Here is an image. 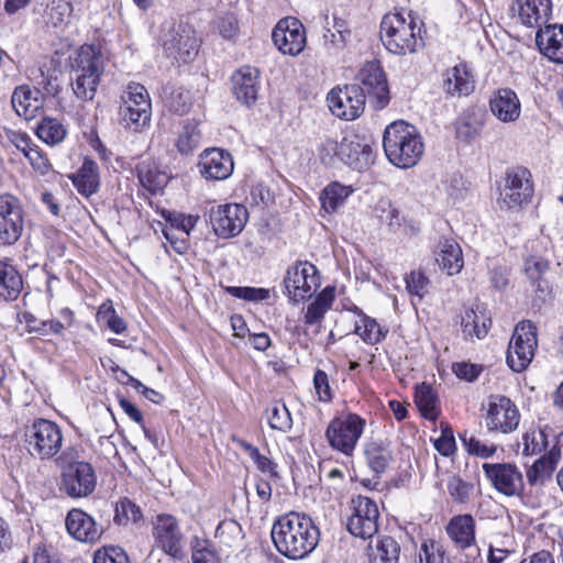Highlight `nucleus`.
Here are the masks:
<instances>
[{
    "mask_svg": "<svg viewBox=\"0 0 563 563\" xmlns=\"http://www.w3.org/2000/svg\"><path fill=\"white\" fill-rule=\"evenodd\" d=\"M125 99L132 100V104L143 106V109H146L147 106H152L146 88L137 82H130L128 85Z\"/></svg>",
    "mask_w": 563,
    "mask_h": 563,
    "instance_id": "obj_62",
    "label": "nucleus"
},
{
    "mask_svg": "<svg viewBox=\"0 0 563 563\" xmlns=\"http://www.w3.org/2000/svg\"><path fill=\"white\" fill-rule=\"evenodd\" d=\"M137 178L142 186L152 194L162 190L169 180L168 175L161 170L155 162L144 161L139 164Z\"/></svg>",
    "mask_w": 563,
    "mask_h": 563,
    "instance_id": "obj_35",
    "label": "nucleus"
},
{
    "mask_svg": "<svg viewBox=\"0 0 563 563\" xmlns=\"http://www.w3.org/2000/svg\"><path fill=\"white\" fill-rule=\"evenodd\" d=\"M355 334H357L367 344H377L385 339L388 333L387 329H383L375 319L362 314L360 320L355 322Z\"/></svg>",
    "mask_w": 563,
    "mask_h": 563,
    "instance_id": "obj_42",
    "label": "nucleus"
},
{
    "mask_svg": "<svg viewBox=\"0 0 563 563\" xmlns=\"http://www.w3.org/2000/svg\"><path fill=\"white\" fill-rule=\"evenodd\" d=\"M452 371L459 378L466 382H474L481 375L483 366L466 362H457L452 365Z\"/></svg>",
    "mask_w": 563,
    "mask_h": 563,
    "instance_id": "obj_63",
    "label": "nucleus"
},
{
    "mask_svg": "<svg viewBox=\"0 0 563 563\" xmlns=\"http://www.w3.org/2000/svg\"><path fill=\"white\" fill-rule=\"evenodd\" d=\"M492 113L503 123H511L519 119L521 103L517 93L509 88L496 90L489 99Z\"/></svg>",
    "mask_w": 563,
    "mask_h": 563,
    "instance_id": "obj_23",
    "label": "nucleus"
},
{
    "mask_svg": "<svg viewBox=\"0 0 563 563\" xmlns=\"http://www.w3.org/2000/svg\"><path fill=\"white\" fill-rule=\"evenodd\" d=\"M483 471L494 488L508 497L520 496L525 488L520 470L510 463H484Z\"/></svg>",
    "mask_w": 563,
    "mask_h": 563,
    "instance_id": "obj_17",
    "label": "nucleus"
},
{
    "mask_svg": "<svg viewBox=\"0 0 563 563\" xmlns=\"http://www.w3.org/2000/svg\"><path fill=\"white\" fill-rule=\"evenodd\" d=\"M163 47L168 58L176 63H189L199 49V40L188 24H178L163 36Z\"/></svg>",
    "mask_w": 563,
    "mask_h": 563,
    "instance_id": "obj_13",
    "label": "nucleus"
},
{
    "mask_svg": "<svg viewBox=\"0 0 563 563\" xmlns=\"http://www.w3.org/2000/svg\"><path fill=\"white\" fill-rule=\"evenodd\" d=\"M272 540L277 551L289 559H302L319 542V530L305 514L289 512L273 525Z\"/></svg>",
    "mask_w": 563,
    "mask_h": 563,
    "instance_id": "obj_1",
    "label": "nucleus"
},
{
    "mask_svg": "<svg viewBox=\"0 0 563 563\" xmlns=\"http://www.w3.org/2000/svg\"><path fill=\"white\" fill-rule=\"evenodd\" d=\"M201 140V133L195 124H187L179 134L176 146L181 154H187L196 148Z\"/></svg>",
    "mask_w": 563,
    "mask_h": 563,
    "instance_id": "obj_50",
    "label": "nucleus"
},
{
    "mask_svg": "<svg viewBox=\"0 0 563 563\" xmlns=\"http://www.w3.org/2000/svg\"><path fill=\"white\" fill-rule=\"evenodd\" d=\"M320 284L317 267L305 261L289 266L284 276V294L292 303H299L311 298Z\"/></svg>",
    "mask_w": 563,
    "mask_h": 563,
    "instance_id": "obj_7",
    "label": "nucleus"
},
{
    "mask_svg": "<svg viewBox=\"0 0 563 563\" xmlns=\"http://www.w3.org/2000/svg\"><path fill=\"white\" fill-rule=\"evenodd\" d=\"M406 288L409 294L423 297L429 279L422 272H411L405 277Z\"/></svg>",
    "mask_w": 563,
    "mask_h": 563,
    "instance_id": "obj_61",
    "label": "nucleus"
},
{
    "mask_svg": "<svg viewBox=\"0 0 563 563\" xmlns=\"http://www.w3.org/2000/svg\"><path fill=\"white\" fill-rule=\"evenodd\" d=\"M96 485L97 475L90 463L73 461L62 464L59 489L68 497H87L95 492Z\"/></svg>",
    "mask_w": 563,
    "mask_h": 563,
    "instance_id": "obj_8",
    "label": "nucleus"
},
{
    "mask_svg": "<svg viewBox=\"0 0 563 563\" xmlns=\"http://www.w3.org/2000/svg\"><path fill=\"white\" fill-rule=\"evenodd\" d=\"M446 488L452 500L461 505L472 500L475 489L473 483L464 481L459 475H452L448 479Z\"/></svg>",
    "mask_w": 563,
    "mask_h": 563,
    "instance_id": "obj_44",
    "label": "nucleus"
},
{
    "mask_svg": "<svg viewBox=\"0 0 563 563\" xmlns=\"http://www.w3.org/2000/svg\"><path fill=\"white\" fill-rule=\"evenodd\" d=\"M362 82L361 89L364 95L368 93L377 98L378 103L384 107L388 102V86L384 70L375 63H367L360 73Z\"/></svg>",
    "mask_w": 563,
    "mask_h": 563,
    "instance_id": "obj_27",
    "label": "nucleus"
},
{
    "mask_svg": "<svg viewBox=\"0 0 563 563\" xmlns=\"http://www.w3.org/2000/svg\"><path fill=\"white\" fill-rule=\"evenodd\" d=\"M88 0H79L77 2V11H82ZM75 5L67 0H52L45 10V20L47 25L55 29H65L75 12Z\"/></svg>",
    "mask_w": 563,
    "mask_h": 563,
    "instance_id": "obj_33",
    "label": "nucleus"
},
{
    "mask_svg": "<svg viewBox=\"0 0 563 563\" xmlns=\"http://www.w3.org/2000/svg\"><path fill=\"white\" fill-rule=\"evenodd\" d=\"M141 518L142 512L140 507L130 499L124 498L117 505L114 519L119 525L137 522Z\"/></svg>",
    "mask_w": 563,
    "mask_h": 563,
    "instance_id": "obj_51",
    "label": "nucleus"
},
{
    "mask_svg": "<svg viewBox=\"0 0 563 563\" xmlns=\"http://www.w3.org/2000/svg\"><path fill=\"white\" fill-rule=\"evenodd\" d=\"M29 452L41 460L54 457L62 449L63 433L58 424L47 419H36L25 431Z\"/></svg>",
    "mask_w": 563,
    "mask_h": 563,
    "instance_id": "obj_5",
    "label": "nucleus"
},
{
    "mask_svg": "<svg viewBox=\"0 0 563 563\" xmlns=\"http://www.w3.org/2000/svg\"><path fill=\"white\" fill-rule=\"evenodd\" d=\"M98 320L104 322L114 333H122L126 329L124 320L115 313L111 305L103 303L98 311Z\"/></svg>",
    "mask_w": 563,
    "mask_h": 563,
    "instance_id": "obj_55",
    "label": "nucleus"
},
{
    "mask_svg": "<svg viewBox=\"0 0 563 563\" xmlns=\"http://www.w3.org/2000/svg\"><path fill=\"white\" fill-rule=\"evenodd\" d=\"M536 43L540 52L550 60L563 63V25L553 24L539 29Z\"/></svg>",
    "mask_w": 563,
    "mask_h": 563,
    "instance_id": "obj_28",
    "label": "nucleus"
},
{
    "mask_svg": "<svg viewBox=\"0 0 563 563\" xmlns=\"http://www.w3.org/2000/svg\"><path fill=\"white\" fill-rule=\"evenodd\" d=\"M365 420L356 413H349L331 420L325 438L330 446L346 456L352 455L363 431Z\"/></svg>",
    "mask_w": 563,
    "mask_h": 563,
    "instance_id": "obj_9",
    "label": "nucleus"
},
{
    "mask_svg": "<svg viewBox=\"0 0 563 563\" xmlns=\"http://www.w3.org/2000/svg\"><path fill=\"white\" fill-rule=\"evenodd\" d=\"M352 192L353 189L350 186L339 183L329 184L320 195L322 209L328 213L336 211Z\"/></svg>",
    "mask_w": 563,
    "mask_h": 563,
    "instance_id": "obj_40",
    "label": "nucleus"
},
{
    "mask_svg": "<svg viewBox=\"0 0 563 563\" xmlns=\"http://www.w3.org/2000/svg\"><path fill=\"white\" fill-rule=\"evenodd\" d=\"M11 103L19 117L32 120L43 108L42 93L29 85H21L14 88Z\"/></svg>",
    "mask_w": 563,
    "mask_h": 563,
    "instance_id": "obj_26",
    "label": "nucleus"
},
{
    "mask_svg": "<svg viewBox=\"0 0 563 563\" xmlns=\"http://www.w3.org/2000/svg\"><path fill=\"white\" fill-rule=\"evenodd\" d=\"M233 166L231 154L220 148L206 150L199 161L200 174L212 180L227 179L232 174Z\"/></svg>",
    "mask_w": 563,
    "mask_h": 563,
    "instance_id": "obj_22",
    "label": "nucleus"
},
{
    "mask_svg": "<svg viewBox=\"0 0 563 563\" xmlns=\"http://www.w3.org/2000/svg\"><path fill=\"white\" fill-rule=\"evenodd\" d=\"M22 288V277L15 267L0 261V297L4 300H15Z\"/></svg>",
    "mask_w": 563,
    "mask_h": 563,
    "instance_id": "obj_36",
    "label": "nucleus"
},
{
    "mask_svg": "<svg viewBox=\"0 0 563 563\" xmlns=\"http://www.w3.org/2000/svg\"><path fill=\"white\" fill-rule=\"evenodd\" d=\"M433 445L443 456H450L455 452V438L452 429L448 424L441 423V435L434 440Z\"/></svg>",
    "mask_w": 563,
    "mask_h": 563,
    "instance_id": "obj_56",
    "label": "nucleus"
},
{
    "mask_svg": "<svg viewBox=\"0 0 563 563\" xmlns=\"http://www.w3.org/2000/svg\"><path fill=\"white\" fill-rule=\"evenodd\" d=\"M268 424L272 429L288 432L292 427L290 412L285 404L275 401L267 409Z\"/></svg>",
    "mask_w": 563,
    "mask_h": 563,
    "instance_id": "obj_45",
    "label": "nucleus"
},
{
    "mask_svg": "<svg viewBox=\"0 0 563 563\" xmlns=\"http://www.w3.org/2000/svg\"><path fill=\"white\" fill-rule=\"evenodd\" d=\"M24 230V210L20 200L10 194L0 195V245L15 244Z\"/></svg>",
    "mask_w": 563,
    "mask_h": 563,
    "instance_id": "obj_14",
    "label": "nucleus"
},
{
    "mask_svg": "<svg viewBox=\"0 0 563 563\" xmlns=\"http://www.w3.org/2000/svg\"><path fill=\"white\" fill-rule=\"evenodd\" d=\"M442 548L433 540H424L418 558L419 563H444Z\"/></svg>",
    "mask_w": 563,
    "mask_h": 563,
    "instance_id": "obj_57",
    "label": "nucleus"
},
{
    "mask_svg": "<svg viewBox=\"0 0 563 563\" xmlns=\"http://www.w3.org/2000/svg\"><path fill=\"white\" fill-rule=\"evenodd\" d=\"M538 346L536 325L529 321L519 322L514 330L507 351V364L517 373L525 371L532 362Z\"/></svg>",
    "mask_w": 563,
    "mask_h": 563,
    "instance_id": "obj_6",
    "label": "nucleus"
},
{
    "mask_svg": "<svg viewBox=\"0 0 563 563\" xmlns=\"http://www.w3.org/2000/svg\"><path fill=\"white\" fill-rule=\"evenodd\" d=\"M380 221L386 223L391 231H398L401 228H406V220L401 217L400 211L394 207L390 202H382L380 206Z\"/></svg>",
    "mask_w": 563,
    "mask_h": 563,
    "instance_id": "obj_54",
    "label": "nucleus"
},
{
    "mask_svg": "<svg viewBox=\"0 0 563 563\" xmlns=\"http://www.w3.org/2000/svg\"><path fill=\"white\" fill-rule=\"evenodd\" d=\"M434 258L440 268L451 276L459 274L464 266L462 249L452 239H443L439 242Z\"/></svg>",
    "mask_w": 563,
    "mask_h": 563,
    "instance_id": "obj_30",
    "label": "nucleus"
},
{
    "mask_svg": "<svg viewBox=\"0 0 563 563\" xmlns=\"http://www.w3.org/2000/svg\"><path fill=\"white\" fill-rule=\"evenodd\" d=\"M74 186L85 197H90L99 188L98 165L93 161H85L77 175L73 178Z\"/></svg>",
    "mask_w": 563,
    "mask_h": 563,
    "instance_id": "obj_37",
    "label": "nucleus"
},
{
    "mask_svg": "<svg viewBox=\"0 0 563 563\" xmlns=\"http://www.w3.org/2000/svg\"><path fill=\"white\" fill-rule=\"evenodd\" d=\"M560 459L561 451L556 446H553L547 454L538 459L527 471L529 484H543L551 477Z\"/></svg>",
    "mask_w": 563,
    "mask_h": 563,
    "instance_id": "obj_34",
    "label": "nucleus"
},
{
    "mask_svg": "<svg viewBox=\"0 0 563 563\" xmlns=\"http://www.w3.org/2000/svg\"><path fill=\"white\" fill-rule=\"evenodd\" d=\"M365 456L369 467L377 474L386 471L393 454L389 445L380 440H371L365 446Z\"/></svg>",
    "mask_w": 563,
    "mask_h": 563,
    "instance_id": "obj_39",
    "label": "nucleus"
},
{
    "mask_svg": "<svg viewBox=\"0 0 563 563\" xmlns=\"http://www.w3.org/2000/svg\"><path fill=\"white\" fill-rule=\"evenodd\" d=\"M533 196L531 173L525 167H512L506 170L499 187L500 207L514 209L528 203Z\"/></svg>",
    "mask_w": 563,
    "mask_h": 563,
    "instance_id": "obj_10",
    "label": "nucleus"
},
{
    "mask_svg": "<svg viewBox=\"0 0 563 563\" xmlns=\"http://www.w3.org/2000/svg\"><path fill=\"white\" fill-rule=\"evenodd\" d=\"M330 111L338 118L352 121L358 118L365 108V96L360 86L345 85L330 90L327 96Z\"/></svg>",
    "mask_w": 563,
    "mask_h": 563,
    "instance_id": "obj_15",
    "label": "nucleus"
},
{
    "mask_svg": "<svg viewBox=\"0 0 563 563\" xmlns=\"http://www.w3.org/2000/svg\"><path fill=\"white\" fill-rule=\"evenodd\" d=\"M352 514L346 521L351 534L361 539H369L378 531L379 511L376 503L366 496L358 495L351 501Z\"/></svg>",
    "mask_w": 563,
    "mask_h": 563,
    "instance_id": "obj_12",
    "label": "nucleus"
},
{
    "mask_svg": "<svg viewBox=\"0 0 563 563\" xmlns=\"http://www.w3.org/2000/svg\"><path fill=\"white\" fill-rule=\"evenodd\" d=\"M275 46L291 56L300 54L306 46L303 24L296 18H284L278 21L272 33Z\"/></svg>",
    "mask_w": 563,
    "mask_h": 563,
    "instance_id": "obj_18",
    "label": "nucleus"
},
{
    "mask_svg": "<svg viewBox=\"0 0 563 563\" xmlns=\"http://www.w3.org/2000/svg\"><path fill=\"white\" fill-rule=\"evenodd\" d=\"M152 106L143 109V106L132 104V100L124 99V106L121 108V122L125 128L140 131L151 122Z\"/></svg>",
    "mask_w": 563,
    "mask_h": 563,
    "instance_id": "obj_38",
    "label": "nucleus"
},
{
    "mask_svg": "<svg viewBox=\"0 0 563 563\" xmlns=\"http://www.w3.org/2000/svg\"><path fill=\"white\" fill-rule=\"evenodd\" d=\"M379 34L386 49L396 55L413 54L424 46L421 23L411 14L386 13Z\"/></svg>",
    "mask_w": 563,
    "mask_h": 563,
    "instance_id": "obj_2",
    "label": "nucleus"
},
{
    "mask_svg": "<svg viewBox=\"0 0 563 563\" xmlns=\"http://www.w3.org/2000/svg\"><path fill=\"white\" fill-rule=\"evenodd\" d=\"M547 446V435L542 430H530L522 435V452L525 455L540 453Z\"/></svg>",
    "mask_w": 563,
    "mask_h": 563,
    "instance_id": "obj_52",
    "label": "nucleus"
},
{
    "mask_svg": "<svg viewBox=\"0 0 563 563\" xmlns=\"http://www.w3.org/2000/svg\"><path fill=\"white\" fill-rule=\"evenodd\" d=\"M155 545L173 558H181V533L170 515H158L153 526Z\"/></svg>",
    "mask_w": 563,
    "mask_h": 563,
    "instance_id": "obj_19",
    "label": "nucleus"
},
{
    "mask_svg": "<svg viewBox=\"0 0 563 563\" xmlns=\"http://www.w3.org/2000/svg\"><path fill=\"white\" fill-rule=\"evenodd\" d=\"M100 79L90 78L89 76L71 75V87L75 96L84 101L92 100L96 96Z\"/></svg>",
    "mask_w": 563,
    "mask_h": 563,
    "instance_id": "obj_48",
    "label": "nucleus"
},
{
    "mask_svg": "<svg viewBox=\"0 0 563 563\" xmlns=\"http://www.w3.org/2000/svg\"><path fill=\"white\" fill-rule=\"evenodd\" d=\"M65 526L73 539L84 543H96L103 533L102 526L80 508L68 511Z\"/></svg>",
    "mask_w": 563,
    "mask_h": 563,
    "instance_id": "obj_20",
    "label": "nucleus"
},
{
    "mask_svg": "<svg viewBox=\"0 0 563 563\" xmlns=\"http://www.w3.org/2000/svg\"><path fill=\"white\" fill-rule=\"evenodd\" d=\"M318 154L325 166L336 168L344 164L358 172L367 169L375 158L371 144L357 134L344 136L341 142L325 139L319 145Z\"/></svg>",
    "mask_w": 563,
    "mask_h": 563,
    "instance_id": "obj_3",
    "label": "nucleus"
},
{
    "mask_svg": "<svg viewBox=\"0 0 563 563\" xmlns=\"http://www.w3.org/2000/svg\"><path fill=\"white\" fill-rule=\"evenodd\" d=\"M66 134V128L53 118H44L36 128V135L48 145L60 143Z\"/></svg>",
    "mask_w": 563,
    "mask_h": 563,
    "instance_id": "obj_43",
    "label": "nucleus"
},
{
    "mask_svg": "<svg viewBox=\"0 0 563 563\" xmlns=\"http://www.w3.org/2000/svg\"><path fill=\"white\" fill-rule=\"evenodd\" d=\"M486 426L490 431L510 433L515 431L520 421V413L508 397L492 395L487 402Z\"/></svg>",
    "mask_w": 563,
    "mask_h": 563,
    "instance_id": "obj_16",
    "label": "nucleus"
},
{
    "mask_svg": "<svg viewBox=\"0 0 563 563\" xmlns=\"http://www.w3.org/2000/svg\"><path fill=\"white\" fill-rule=\"evenodd\" d=\"M104 65L101 52L93 45H82L71 59V75L100 79Z\"/></svg>",
    "mask_w": 563,
    "mask_h": 563,
    "instance_id": "obj_24",
    "label": "nucleus"
},
{
    "mask_svg": "<svg viewBox=\"0 0 563 563\" xmlns=\"http://www.w3.org/2000/svg\"><path fill=\"white\" fill-rule=\"evenodd\" d=\"M551 0H515L511 5L514 18L527 27H540L551 14Z\"/></svg>",
    "mask_w": 563,
    "mask_h": 563,
    "instance_id": "obj_21",
    "label": "nucleus"
},
{
    "mask_svg": "<svg viewBox=\"0 0 563 563\" xmlns=\"http://www.w3.org/2000/svg\"><path fill=\"white\" fill-rule=\"evenodd\" d=\"M199 217L197 216H185L177 214L169 219V225L167 229H174L181 235H189V232L196 227Z\"/></svg>",
    "mask_w": 563,
    "mask_h": 563,
    "instance_id": "obj_64",
    "label": "nucleus"
},
{
    "mask_svg": "<svg viewBox=\"0 0 563 563\" xmlns=\"http://www.w3.org/2000/svg\"><path fill=\"white\" fill-rule=\"evenodd\" d=\"M93 563H129V560L121 548L108 547L95 553Z\"/></svg>",
    "mask_w": 563,
    "mask_h": 563,
    "instance_id": "obj_60",
    "label": "nucleus"
},
{
    "mask_svg": "<svg viewBox=\"0 0 563 563\" xmlns=\"http://www.w3.org/2000/svg\"><path fill=\"white\" fill-rule=\"evenodd\" d=\"M446 533L461 549L470 548L475 543V520L472 515H456L446 526Z\"/></svg>",
    "mask_w": 563,
    "mask_h": 563,
    "instance_id": "obj_31",
    "label": "nucleus"
},
{
    "mask_svg": "<svg viewBox=\"0 0 563 563\" xmlns=\"http://www.w3.org/2000/svg\"><path fill=\"white\" fill-rule=\"evenodd\" d=\"M416 405L426 419L434 421L439 416L438 398L431 386L421 384L415 394Z\"/></svg>",
    "mask_w": 563,
    "mask_h": 563,
    "instance_id": "obj_41",
    "label": "nucleus"
},
{
    "mask_svg": "<svg viewBox=\"0 0 563 563\" xmlns=\"http://www.w3.org/2000/svg\"><path fill=\"white\" fill-rule=\"evenodd\" d=\"M46 321L49 334L63 335L65 330L74 324L75 316L69 308H63L59 311V319H51Z\"/></svg>",
    "mask_w": 563,
    "mask_h": 563,
    "instance_id": "obj_58",
    "label": "nucleus"
},
{
    "mask_svg": "<svg viewBox=\"0 0 563 563\" xmlns=\"http://www.w3.org/2000/svg\"><path fill=\"white\" fill-rule=\"evenodd\" d=\"M462 331L466 340L484 339L492 325L490 316L479 306L466 310L462 317Z\"/></svg>",
    "mask_w": 563,
    "mask_h": 563,
    "instance_id": "obj_32",
    "label": "nucleus"
},
{
    "mask_svg": "<svg viewBox=\"0 0 563 563\" xmlns=\"http://www.w3.org/2000/svg\"><path fill=\"white\" fill-rule=\"evenodd\" d=\"M228 291L236 297L249 301H263L269 297V290L255 287H230Z\"/></svg>",
    "mask_w": 563,
    "mask_h": 563,
    "instance_id": "obj_59",
    "label": "nucleus"
},
{
    "mask_svg": "<svg viewBox=\"0 0 563 563\" xmlns=\"http://www.w3.org/2000/svg\"><path fill=\"white\" fill-rule=\"evenodd\" d=\"M483 128V117L475 111L467 112L460 121L456 133L464 141H473Z\"/></svg>",
    "mask_w": 563,
    "mask_h": 563,
    "instance_id": "obj_46",
    "label": "nucleus"
},
{
    "mask_svg": "<svg viewBox=\"0 0 563 563\" xmlns=\"http://www.w3.org/2000/svg\"><path fill=\"white\" fill-rule=\"evenodd\" d=\"M474 88L475 81L466 64L455 65L443 75V89L452 97L468 96Z\"/></svg>",
    "mask_w": 563,
    "mask_h": 563,
    "instance_id": "obj_29",
    "label": "nucleus"
},
{
    "mask_svg": "<svg viewBox=\"0 0 563 563\" xmlns=\"http://www.w3.org/2000/svg\"><path fill=\"white\" fill-rule=\"evenodd\" d=\"M208 216L214 233L222 239L239 235L249 220L247 209L239 203L212 205Z\"/></svg>",
    "mask_w": 563,
    "mask_h": 563,
    "instance_id": "obj_11",
    "label": "nucleus"
},
{
    "mask_svg": "<svg viewBox=\"0 0 563 563\" xmlns=\"http://www.w3.org/2000/svg\"><path fill=\"white\" fill-rule=\"evenodd\" d=\"M258 70L252 67H242L232 76V90L235 98L250 107L255 103L258 96Z\"/></svg>",
    "mask_w": 563,
    "mask_h": 563,
    "instance_id": "obj_25",
    "label": "nucleus"
},
{
    "mask_svg": "<svg viewBox=\"0 0 563 563\" xmlns=\"http://www.w3.org/2000/svg\"><path fill=\"white\" fill-rule=\"evenodd\" d=\"M383 147L388 161L400 168L415 166L424 152L417 128L405 121L393 122L385 129Z\"/></svg>",
    "mask_w": 563,
    "mask_h": 563,
    "instance_id": "obj_4",
    "label": "nucleus"
},
{
    "mask_svg": "<svg viewBox=\"0 0 563 563\" xmlns=\"http://www.w3.org/2000/svg\"><path fill=\"white\" fill-rule=\"evenodd\" d=\"M191 548L192 563H219V560L209 541L196 538L191 542Z\"/></svg>",
    "mask_w": 563,
    "mask_h": 563,
    "instance_id": "obj_53",
    "label": "nucleus"
},
{
    "mask_svg": "<svg viewBox=\"0 0 563 563\" xmlns=\"http://www.w3.org/2000/svg\"><path fill=\"white\" fill-rule=\"evenodd\" d=\"M549 261L538 256H530L525 262L526 274L530 280L538 282V290L541 292L549 290L547 284L542 285L543 276L549 271Z\"/></svg>",
    "mask_w": 563,
    "mask_h": 563,
    "instance_id": "obj_47",
    "label": "nucleus"
},
{
    "mask_svg": "<svg viewBox=\"0 0 563 563\" xmlns=\"http://www.w3.org/2000/svg\"><path fill=\"white\" fill-rule=\"evenodd\" d=\"M399 553L398 542L391 537H384L377 543L374 561L375 563H397Z\"/></svg>",
    "mask_w": 563,
    "mask_h": 563,
    "instance_id": "obj_49",
    "label": "nucleus"
}]
</instances>
